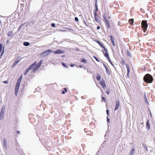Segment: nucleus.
Masks as SVG:
<instances>
[{
	"label": "nucleus",
	"mask_w": 155,
	"mask_h": 155,
	"mask_svg": "<svg viewBox=\"0 0 155 155\" xmlns=\"http://www.w3.org/2000/svg\"><path fill=\"white\" fill-rule=\"evenodd\" d=\"M22 78V76H21L17 80L15 88V94L16 96L18 94Z\"/></svg>",
	"instance_id": "1"
},
{
	"label": "nucleus",
	"mask_w": 155,
	"mask_h": 155,
	"mask_svg": "<svg viewBox=\"0 0 155 155\" xmlns=\"http://www.w3.org/2000/svg\"><path fill=\"white\" fill-rule=\"evenodd\" d=\"M143 79L145 81L148 83H152L153 80L152 76L149 74H147L144 77Z\"/></svg>",
	"instance_id": "2"
},
{
	"label": "nucleus",
	"mask_w": 155,
	"mask_h": 155,
	"mask_svg": "<svg viewBox=\"0 0 155 155\" xmlns=\"http://www.w3.org/2000/svg\"><path fill=\"white\" fill-rule=\"evenodd\" d=\"M39 66L38 64H37L36 62H35L34 64H32L30 66V68L31 69H32L33 71H35L36 70H37L39 67Z\"/></svg>",
	"instance_id": "3"
},
{
	"label": "nucleus",
	"mask_w": 155,
	"mask_h": 155,
	"mask_svg": "<svg viewBox=\"0 0 155 155\" xmlns=\"http://www.w3.org/2000/svg\"><path fill=\"white\" fill-rule=\"evenodd\" d=\"M141 25L142 28L145 29V30H147V28L148 27V24L146 21L143 20L142 21Z\"/></svg>",
	"instance_id": "4"
},
{
	"label": "nucleus",
	"mask_w": 155,
	"mask_h": 155,
	"mask_svg": "<svg viewBox=\"0 0 155 155\" xmlns=\"http://www.w3.org/2000/svg\"><path fill=\"white\" fill-rule=\"evenodd\" d=\"M5 110V106H3L2 108L0 114V117L2 118H3L4 117Z\"/></svg>",
	"instance_id": "5"
},
{
	"label": "nucleus",
	"mask_w": 155,
	"mask_h": 155,
	"mask_svg": "<svg viewBox=\"0 0 155 155\" xmlns=\"http://www.w3.org/2000/svg\"><path fill=\"white\" fill-rule=\"evenodd\" d=\"M52 52V51L51 50H48L47 51H46L45 52H44L42 54L44 55H47L49 54L50 53Z\"/></svg>",
	"instance_id": "6"
},
{
	"label": "nucleus",
	"mask_w": 155,
	"mask_h": 155,
	"mask_svg": "<svg viewBox=\"0 0 155 155\" xmlns=\"http://www.w3.org/2000/svg\"><path fill=\"white\" fill-rule=\"evenodd\" d=\"M104 49L105 50L104 51H103V53H104V55H105V56L106 57H108V59L109 62L111 63V62H110V59L108 57V54L107 53V49L106 48H105Z\"/></svg>",
	"instance_id": "7"
},
{
	"label": "nucleus",
	"mask_w": 155,
	"mask_h": 155,
	"mask_svg": "<svg viewBox=\"0 0 155 155\" xmlns=\"http://www.w3.org/2000/svg\"><path fill=\"white\" fill-rule=\"evenodd\" d=\"M54 53L55 54H60L62 53L63 52L62 51H61L60 50H58L55 51H54Z\"/></svg>",
	"instance_id": "8"
},
{
	"label": "nucleus",
	"mask_w": 155,
	"mask_h": 155,
	"mask_svg": "<svg viewBox=\"0 0 155 155\" xmlns=\"http://www.w3.org/2000/svg\"><path fill=\"white\" fill-rule=\"evenodd\" d=\"M119 102H117L116 103V105H115V108L114 109L115 110H116L119 107Z\"/></svg>",
	"instance_id": "9"
},
{
	"label": "nucleus",
	"mask_w": 155,
	"mask_h": 155,
	"mask_svg": "<svg viewBox=\"0 0 155 155\" xmlns=\"http://www.w3.org/2000/svg\"><path fill=\"white\" fill-rule=\"evenodd\" d=\"M101 84L103 88H104L105 87L106 85L104 81H101Z\"/></svg>",
	"instance_id": "10"
},
{
	"label": "nucleus",
	"mask_w": 155,
	"mask_h": 155,
	"mask_svg": "<svg viewBox=\"0 0 155 155\" xmlns=\"http://www.w3.org/2000/svg\"><path fill=\"white\" fill-rule=\"evenodd\" d=\"M129 23L130 24L132 25H133L134 23V19H131L129 20Z\"/></svg>",
	"instance_id": "11"
},
{
	"label": "nucleus",
	"mask_w": 155,
	"mask_h": 155,
	"mask_svg": "<svg viewBox=\"0 0 155 155\" xmlns=\"http://www.w3.org/2000/svg\"><path fill=\"white\" fill-rule=\"evenodd\" d=\"M99 44V45H100V46H101L104 49H105L106 48L104 47V46L99 41H98L97 42Z\"/></svg>",
	"instance_id": "12"
},
{
	"label": "nucleus",
	"mask_w": 155,
	"mask_h": 155,
	"mask_svg": "<svg viewBox=\"0 0 155 155\" xmlns=\"http://www.w3.org/2000/svg\"><path fill=\"white\" fill-rule=\"evenodd\" d=\"M147 127L148 128V129L149 130L150 128V124L149 123V121H147Z\"/></svg>",
	"instance_id": "13"
},
{
	"label": "nucleus",
	"mask_w": 155,
	"mask_h": 155,
	"mask_svg": "<svg viewBox=\"0 0 155 155\" xmlns=\"http://www.w3.org/2000/svg\"><path fill=\"white\" fill-rule=\"evenodd\" d=\"M31 69L30 68V67H29L27 69L25 72V74H26Z\"/></svg>",
	"instance_id": "14"
},
{
	"label": "nucleus",
	"mask_w": 155,
	"mask_h": 155,
	"mask_svg": "<svg viewBox=\"0 0 155 155\" xmlns=\"http://www.w3.org/2000/svg\"><path fill=\"white\" fill-rule=\"evenodd\" d=\"M31 69L30 68V67H29L27 69L25 72V74H26Z\"/></svg>",
	"instance_id": "15"
},
{
	"label": "nucleus",
	"mask_w": 155,
	"mask_h": 155,
	"mask_svg": "<svg viewBox=\"0 0 155 155\" xmlns=\"http://www.w3.org/2000/svg\"><path fill=\"white\" fill-rule=\"evenodd\" d=\"M24 45L26 46H28L29 45V44L27 42H25L23 44Z\"/></svg>",
	"instance_id": "16"
},
{
	"label": "nucleus",
	"mask_w": 155,
	"mask_h": 155,
	"mask_svg": "<svg viewBox=\"0 0 155 155\" xmlns=\"http://www.w3.org/2000/svg\"><path fill=\"white\" fill-rule=\"evenodd\" d=\"M81 62L85 63L87 62V61L84 59H81Z\"/></svg>",
	"instance_id": "17"
},
{
	"label": "nucleus",
	"mask_w": 155,
	"mask_h": 155,
	"mask_svg": "<svg viewBox=\"0 0 155 155\" xmlns=\"http://www.w3.org/2000/svg\"><path fill=\"white\" fill-rule=\"evenodd\" d=\"M97 80L98 81H99L101 79V77L100 76H99V75H98L97 77Z\"/></svg>",
	"instance_id": "18"
},
{
	"label": "nucleus",
	"mask_w": 155,
	"mask_h": 155,
	"mask_svg": "<svg viewBox=\"0 0 155 155\" xmlns=\"http://www.w3.org/2000/svg\"><path fill=\"white\" fill-rule=\"evenodd\" d=\"M2 44H0V53H1L2 49Z\"/></svg>",
	"instance_id": "19"
},
{
	"label": "nucleus",
	"mask_w": 155,
	"mask_h": 155,
	"mask_svg": "<svg viewBox=\"0 0 155 155\" xmlns=\"http://www.w3.org/2000/svg\"><path fill=\"white\" fill-rule=\"evenodd\" d=\"M62 65L64 67L68 68V67L64 63H62Z\"/></svg>",
	"instance_id": "20"
},
{
	"label": "nucleus",
	"mask_w": 155,
	"mask_h": 155,
	"mask_svg": "<svg viewBox=\"0 0 155 155\" xmlns=\"http://www.w3.org/2000/svg\"><path fill=\"white\" fill-rule=\"evenodd\" d=\"M95 8H96V11L97 12L98 10V8H97V3H95Z\"/></svg>",
	"instance_id": "21"
},
{
	"label": "nucleus",
	"mask_w": 155,
	"mask_h": 155,
	"mask_svg": "<svg viewBox=\"0 0 155 155\" xmlns=\"http://www.w3.org/2000/svg\"><path fill=\"white\" fill-rule=\"evenodd\" d=\"M127 75H128L130 72V69L129 67H127Z\"/></svg>",
	"instance_id": "22"
},
{
	"label": "nucleus",
	"mask_w": 155,
	"mask_h": 155,
	"mask_svg": "<svg viewBox=\"0 0 155 155\" xmlns=\"http://www.w3.org/2000/svg\"><path fill=\"white\" fill-rule=\"evenodd\" d=\"M94 58L98 62H99V60L95 56H94Z\"/></svg>",
	"instance_id": "23"
},
{
	"label": "nucleus",
	"mask_w": 155,
	"mask_h": 155,
	"mask_svg": "<svg viewBox=\"0 0 155 155\" xmlns=\"http://www.w3.org/2000/svg\"><path fill=\"white\" fill-rule=\"evenodd\" d=\"M51 25V26L53 27H55V24L54 23H52Z\"/></svg>",
	"instance_id": "24"
},
{
	"label": "nucleus",
	"mask_w": 155,
	"mask_h": 155,
	"mask_svg": "<svg viewBox=\"0 0 155 155\" xmlns=\"http://www.w3.org/2000/svg\"><path fill=\"white\" fill-rule=\"evenodd\" d=\"M102 101H104V102H105V99L104 97H102Z\"/></svg>",
	"instance_id": "25"
},
{
	"label": "nucleus",
	"mask_w": 155,
	"mask_h": 155,
	"mask_svg": "<svg viewBox=\"0 0 155 155\" xmlns=\"http://www.w3.org/2000/svg\"><path fill=\"white\" fill-rule=\"evenodd\" d=\"M3 83L5 84H7L8 83V82L7 81H4Z\"/></svg>",
	"instance_id": "26"
},
{
	"label": "nucleus",
	"mask_w": 155,
	"mask_h": 155,
	"mask_svg": "<svg viewBox=\"0 0 155 155\" xmlns=\"http://www.w3.org/2000/svg\"><path fill=\"white\" fill-rule=\"evenodd\" d=\"M106 111H107V114L108 115H109V110H106Z\"/></svg>",
	"instance_id": "27"
},
{
	"label": "nucleus",
	"mask_w": 155,
	"mask_h": 155,
	"mask_svg": "<svg viewBox=\"0 0 155 155\" xmlns=\"http://www.w3.org/2000/svg\"><path fill=\"white\" fill-rule=\"evenodd\" d=\"M75 20L76 21H78V18L77 17H76L75 18Z\"/></svg>",
	"instance_id": "28"
},
{
	"label": "nucleus",
	"mask_w": 155,
	"mask_h": 155,
	"mask_svg": "<svg viewBox=\"0 0 155 155\" xmlns=\"http://www.w3.org/2000/svg\"><path fill=\"white\" fill-rule=\"evenodd\" d=\"M42 60L41 61H40V62H39V63L40 64H39V66H40V65L41 64V63H42Z\"/></svg>",
	"instance_id": "29"
},
{
	"label": "nucleus",
	"mask_w": 155,
	"mask_h": 155,
	"mask_svg": "<svg viewBox=\"0 0 155 155\" xmlns=\"http://www.w3.org/2000/svg\"><path fill=\"white\" fill-rule=\"evenodd\" d=\"M66 31L64 30H60L59 31Z\"/></svg>",
	"instance_id": "30"
},
{
	"label": "nucleus",
	"mask_w": 155,
	"mask_h": 155,
	"mask_svg": "<svg viewBox=\"0 0 155 155\" xmlns=\"http://www.w3.org/2000/svg\"><path fill=\"white\" fill-rule=\"evenodd\" d=\"M111 41L114 40L113 37L112 36H111Z\"/></svg>",
	"instance_id": "31"
},
{
	"label": "nucleus",
	"mask_w": 155,
	"mask_h": 155,
	"mask_svg": "<svg viewBox=\"0 0 155 155\" xmlns=\"http://www.w3.org/2000/svg\"><path fill=\"white\" fill-rule=\"evenodd\" d=\"M107 121L108 122V123L110 122V119L109 118H107Z\"/></svg>",
	"instance_id": "32"
},
{
	"label": "nucleus",
	"mask_w": 155,
	"mask_h": 155,
	"mask_svg": "<svg viewBox=\"0 0 155 155\" xmlns=\"http://www.w3.org/2000/svg\"><path fill=\"white\" fill-rule=\"evenodd\" d=\"M94 16H95V20H96V21H97L98 22L97 19L96 18V16H95V15Z\"/></svg>",
	"instance_id": "33"
},
{
	"label": "nucleus",
	"mask_w": 155,
	"mask_h": 155,
	"mask_svg": "<svg viewBox=\"0 0 155 155\" xmlns=\"http://www.w3.org/2000/svg\"><path fill=\"white\" fill-rule=\"evenodd\" d=\"M100 29V27L99 26H98L97 27V29L98 30Z\"/></svg>",
	"instance_id": "34"
},
{
	"label": "nucleus",
	"mask_w": 155,
	"mask_h": 155,
	"mask_svg": "<svg viewBox=\"0 0 155 155\" xmlns=\"http://www.w3.org/2000/svg\"><path fill=\"white\" fill-rule=\"evenodd\" d=\"M74 65H73V64H71V65H70V66H71V67H73Z\"/></svg>",
	"instance_id": "35"
},
{
	"label": "nucleus",
	"mask_w": 155,
	"mask_h": 155,
	"mask_svg": "<svg viewBox=\"0 0 155 155\" xmlns=\"http://www.w3.org/2000/svg\"><path fill=\"white\" fill-rule=\"evenodd\" d=\"M111 41H112V43H114V40Z\"/></svg>",
	"instance_id": "36"
},
{
	"label": "nucleus",
	"mask_w": 155,
	"mask_h": 155,
	"mask_svg": "<svg viewBox=\"0 0 155 155\" xmlns=\"http://www.w3.org/2000/svg\"><path fill=\"white\" fill-rule=\"evenodd\" d=\"M113 45L114 46L115 45V44H114V43H113Z\"/></svg>",
	"instance_id": "37"
},
{
	"label": "nucleus",
	"mask_w": 155,
	"mask_h": 155,
	"mask_svg": "<svg viewBox=\"0 0 155 155\" xmlns=\"http://www.w3.org/2000/svg\"><path fill=\"white\" fill-rule=\"evenodd\" d=\"M107 94H109V92H108V91H107Z\"/></svg>",
	"instance_id": "38"
},
{
	"label": "nucleus",
	"mask_w": 155,
	"mask_h": 155,
	"mask_svg": "<svg viewBox=\"0 0 155 155\" xmlns=\"http://www.w3.org/2000/svg\"><path fill=\"white\" fill-rule=\"evenodd\" d=\"M146 31V30H145V29H144V30L143 32H145Z\"/></svg>",
	"instance_id": "39"
},
{
	"label": "nucleus",
	"mask_w": 155,
	"mask_h": 155,
	"mask_svg": "<svg viewBox=\"0 0 155 155\" xmlns=\"http://www.w3.org/2000/svg\"><path fill=\"white\" fill-rule=\"evenodd\" d=\"M79 67H80V68H82V66L81 65H80L79 66Z\"/></svg>",
	"instance_id": "40"
},
{
	"label": "nucleus",
	"mask_w": 155,
	"mask_h": 155,
	"mask_svg": "<svg viewBox=\"0 0 155 155\" xmlns=\"http://www.w3.org/2000/svg\"><path fill=\"white\" fill-rule=\"evenodd\" d=\"M104 66H105V68H106V71H107V68L106 67V66H105V65H104Z\"/></svg>",
	"instance_id": "41"
},
{
	"label": "nucleus",
	"mask_w": 155,
	"mask_h": 155,
	"mask_svg": "<svg viewBox=\"0 0 155 155\" xmlns=\"http://www.w3.org/2000/svg\"><path fill=\"white\" fill-rule=\"evenodd\" d=\"M62 93H63V94H64V92L63 91V92H62Z\"/></svg>",
	"instance_id": "42"
},
{
	"label": "nucleus",
	"mask_w": 155,
	"mask_h": 155,
	"mask_svg": "<svg viewBox=\"0 0 155 155\" xmlns=\"http://www.w3.org/2000/svg\"><path fill=\"white\" fill-rule=\"evenodd\" d=\"M17 133H19V131H17Z\"/></svg>",
	"instance_id": "43"
},
{
	"label": "nucleus",
	"mask_w": 155,
	"mask_h": 155,
	"mask_svg": "<svg viewBox=\"0 0 155 155\" xmlns=\"http://www.w3.org/2000/svg\"><path fill=\"white\" fill-rule=\"evenodd\" d=\"M64 28L65 29H68V28Z\"/></svg>",
	"instance_id": "44"
}]
</instances>
